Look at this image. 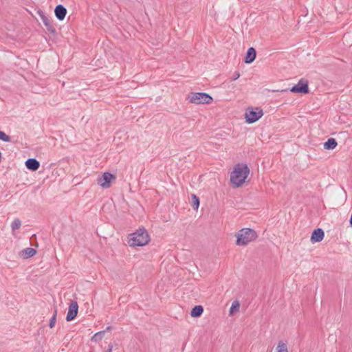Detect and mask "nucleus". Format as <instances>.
<instances>
[{
  "instance_id": "nucleus-9",
  "label": "nucleus",
  "mask_w": 352,
  "mask_h": 352,
  "mask_svg": "<svg viewBox=\"0 0 352 352\" xmlns=\"http://www.w3.org/2000/svg\"><path fill=\"white\" fill-rule=\"evenodd\" d=\"M324 232L321 228H317L314 230L311 236V241L312 243L320 242L322 241Z\"/></svg>"
},
{
  "instance_id": "nucleus-26",
  "label": "nucleus",
  "mask_w": 352,
  "mask_h": 352,
  "mask_svg": "<svg viewBox=\"0 0 352 352\" xmlns=\"http://www.w3.org/2000/svg\"><path fill=\"white\" fill-rule=\"evenodd\" d=\"M110 329H111V327H107V331H108V330H109Z\"/></svg>"
},
{
  "instance_id": "nucleus-18",
  "label": "nucleus",
  "mask_w": 352,
  "mask_h": 352,
  "mask_svg": "<svg viewBox=\"0 0 352 352\" xmlns=\"http://www.w3.org/2000/svg\"><path fill=\"white\" fill-rule=\"evenodd\" d=\"M276 352H288L287 344L283 341L278 342Z\"/></svg>"
},
{
  "instance_id": "nucleus-2",
  "label": "nucleus",
  "mask_w": 352,
  "mask_h": 352,
  "mask_svg": "<svg viewBox=\"0 0 352 352\" xmlns=\"http://www.w3.org/2000/svg\"><path fill=\"white\" fill-rule=\"evenodd\" d=\"M150 236L145 228H139L129 236L128 243L131 247L144 246L148 243Z\"/></svg>"
},
{
  "instance_id": "nucleus-24",
  "label": "nucleus",
  "mask_w": 352,
  "mask_h": 352,
  "mask_svg": "<svg viewBox=\"0 0 352 352\" xmlns=\"http://www.w3.org/2000/svg\"><path fill=\"white\" fill-rule=\"evenodd\" d=\"M43 23L44 24L46 25V26H48L50 25V22H49V20L47 19V18H43Z\"/></svg>"
},
{
  "instance_id": "nucleus-16",
  "label": "nucleus",
  "mask_w": 352,
  "mask_h": 352,
  "mask_svg": "<svg viewBox=\"0 0 352 352\" xmlns=\"http://www.w3.org/2000/svg\"><path fill=\"white\" fill-rule=\"evenodd\" d=\"M105 331H101L99 332L96 333L91 338V341L97 342L100 341L104 335Z\"/></svg>"
},
{
  "instance_id": "nucleus-3",
  "label": "nucleus",
  "mask_w": 352,
  "mask_h": 352,
  "mask_svg": "<svg viewBox=\"0 0 352 352\" xmlns=\"http://www.w3.org/2000/svg\"><path fill=\"white\" fill-rule=\"evenodd\" d=\"M235 236L236 237V244L239 246H246L258 237L257 233L248 228L241 229Z\"/></svg>"
},
{
  "instance_id": "nucleus-8",
  "label": "nucleus",
  "mask_w": 352,
  "mask_h": 352,
  "mask_svg": "<svg viewBox=\"0 0 352 352\" xmlns=\"http://www.w3.org/2000/svg\"><path fill=\"white\" fill-rule=\"evenodd\" d=\"M78 310V305L76 301H72L68 308V312L66 316L67 321H72L74 320L77 314Z\"/></svg>"
},
{
  "instance_id": "nucleus-11",
  "label": "nucleus",
  "mask_w": 352,
  "mask_h": 352,
  "mask_svg": "<svg viewBox=\"0 0 352 352\" xmlns=\"http://www.w3.org/2000/svg\"><path fill=\"white\" fill-rule=\"evenodd\" d=\"M36 254L35 249L32 248H27L23 249L19 252V256L23 259H27L32 257Z\"/></svg>"
},
{
  "instance_id": "nucleus-23",
  "label": "nucleus",
  "mask_w": 352,
  "mask_h": 352,
  "mask_svg": "<svg viewBox=\"0 0 352 352\" xmlns=\"http://www.w3.org/2000/svg\"><path fill=\"white\" fill-rule=\"evenodd\" d=\"M240 77V74L238 72H235L232 77V80H236Z\"/></svg>"
},
{
  "instance_id": "nucleus-14",
  "label": "nucleus",
  "mask_w": 352,
  "mask_h": 352,
  "mask_svg": "<svg viewBox=\"0 0 352 352\" xmlns=\"http://www.w3.org/2000/svg\"><path fill=\"white\" fill-rule=\"evenodd\" d=\"M337 142L334 138H329L324 144V148L327 150H333L337 146Z\"/></svg>"
},
{
  "instance_id": "nucleus-21",
  "label": "nucleus",
  "mask_w": 352,
  "mask_h": 352,
  "mask_svg": "<svg viewBox=\"0 0 352 352\" xmlns=\"http://www.w3.org/2000/svg\"><path fill=\"white\" fill-rule=\"evenodd\" d=\"M192 206L195 209H197L199 206V197L195 195H192Z\"/></svg>"
},
{
  "instance_id": "nucleus-22",
  "label": "nucleus",
  "mask_w": 352,
  "mask_h": 352,
  "mask_svg": "<svg viewBox=\"0 0 352 352\" xmlns=\"http://www.w3.org/2000/svg\"><path fill=\"white\" fill-rule=\"evenodd\" d=\"M56 312H57L56 310H55L52 317L51 318V319L50 320L49 326L50 328H53L56 324Z\"/></svg>"
},
{
  "instance_id": "nucleus-20",
  "label": "nucleus",
  "mask_w": 352,
  "mask_h": 352,
  "mask_svg": "<svg viewBox=\"0 0 352 352\" xmlns=\"http://www.w3.org/2000/svg\"><path fill=\"white\" fill-rule=\"evenodd\" d=\"M0 140L6 142H9L11 141L10 137L2 131H0Z\"/></svg>"
},
{
  "instance_id": "nucleus-7",
  "label": "nucleus",
  "mask_w": 352,
  "mask_h": 352,
  "mask_svg": "<svg viewBox=\"0 0 352 352\" xmlns=\"http://www.w3.org/2000/svg\"><path fill=\"white\" fill-rule=\"evenodd\" d=\"M290 91L294 93L307 94L309 92L307 82L300 80L297 85H295L290 89Z\"/></svg>"
},
{
  "instance_id": "nucleus-25",
  "label": "nucleus",
  "mask_w": 352,
  "mask_h": 352,
  "mask_svg": "<svg viewBox=\"0 0 352 352\" xmlns=\"http://www.w3.org/2000/svg\"><path fill=\"white\" fill-rule=\"evenodd\" d=\"M350 224L352 226V213H351V218H350Z\"/></svg>"
},
{
  "instance_id": "nucleus-4",
  "label": "nucleus",
  "mask_w": 352,
  "mask_h": 352,
  "mask_svg": "<svg viewBox=\"0 0 352 352\" xmlns=\"http://www.w3.org/2000/svg\"><path fill=\"white\" fill-rule=\"evenodd\" d=\"M188 98L191 103L196 104H210L212 101V98L209 94L201 92L192 93Z\"/></svg>"
},
{
  "instance_id": "nucleus-1",
  "label": "nucleus",
  "mask_w": 352,
  "mask_h": 352,
  "mask_svg": "<svg viewBox=\"0 0 352 352\" xmlns=\"http://www.w3.org/2000/svg\"><path fill=\"white\" fill-rule=\"evenodd\" d=\"M250 173V169L245 164H237L230 174V182L236 187L241 186Z\"/></svg>"
},
{
  "instance_id": "nucleus-19",
  "label": "nucleus",
  "mask_w": 352,
  "mask_h": 352,
  "mask_svg": "<svg viewBox=\"0 0 352 352\" xmlns=\"http://www.w3.org/2000/svg\"><path fill=\"white\" fill-rule=\"evenodd\" d=\"M240 307L239 302L238 301H234L230 309V314H233L234 311H239Z\"/></svg>"
},
{
  "instance_id": "nucleus-5",
  "label": "nucleus",
  "mask_w": 352,
  "mask_h": 352,
  "mask_svg": "<svg viewBox=\"0 0 352 352\" xmlns=\"http://www.w3.org/2000/svg\"><path fill=\"white\" fill-rule=\"evenodd\" d=\"M115 176L108 172L104 173L102 175L98 177L97 182L103 188H109L111 186V182L115 179Z\"/></svg>"
},
{
  "instance_id": "nucleus-6",
  "label": "nucleus",
  "mask_w": 352,
  "mask_h": 352,
  "mask_svg": "<svg viewBox=\"0 0 352 352\" xmlns=\"http://www.w3.org/2000/svg\"><path fill=\"white\" fill-rule=\"evenodd\" d=\"M263 115L262 109H257V111H254L253 109L248 110L245 112V122L248 124L254 123L258 120Z\"/></svg>"
},
{
  "instance_id": "nucleus-15",
  "label": "nucleus",
  "mask_w": 352,
  "mask_h": 352,
  "mask_svg": "<svg viewBox=\"0 0 352 352\" xmlns=\"http://www.w3.org/2000/svg\"><path fill=\"white\" fill-rule=\"evenodd\" d=\"M204 311V308L201 305H197L191 310L190 315L192 317L197 318L199 317Z\"/></svg>"
},
{
  "instance_id": "nucleus-17",
  "label": "nucleus",
  "mask_w": 352,
  "mask_h": 352,
  "mask_svg": "<svg viewBox=\"0 0 352 352\" xmlns=\"http://www.w3.org/2000/svg\"><path fill=\"white\" fill-rule=\"evenodd\" d=\"M21 226V221L19 219H14V221L11 223V228L12 232H14L16 230H19Z\"/></svg>"
},
{
  "instance_id": "nucleus-10",
  "label": "nucleus",
  "mask_w": 352,
  "mask_h": 352,
  "mask_svg": "<svg viewBox=\"0 0 352 352\" xmlns=\"http://www.w3.org/2000/svg\"><path fill=\"white\" fill-rule=\"evenodd\" d=\"M54 13L56 17L58 20L62 21L65 17V15L67 14V9L62 5H58L55 8Z\"/></svg>"
},
{
  "instance_id": "nucleus-13",
  "label": "nucleus",
  "mask_w": 352,
  "mask_h": 352,
  "mask_svg": "<svg viewBox=\"0 0 352 352\" xmlns=\"http://www.w3.org/2000/svg\"><path fill=\"white\" fill-rule=\"evenodd\" d=\"M256 58V50L253 47H250L248 50V52L246 53V56L245 58V62L246 63H252Z\"/></svg>"
},
{
  "instance_id": "nucleus-12",
  "label": "nucleus",
  "mask_w": 352,
  "mask_h": 352,
  "mask_svg": "<svg viewBox=\"0 0 352 352\" xmlns=\"http://www.w3.org/2000/svg\"><path fill=\"white\" fill-rule=\"evenodd\" d=\"M25 166L28 169L31 170H36L40 166V163L34 158H30L26 160Z\"/></svg>"
}]
</instances>
